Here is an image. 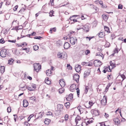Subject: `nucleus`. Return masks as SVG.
I'll return each instance as SVG.
<instances>
[{
  "mask_svg": "<svg viewBox=\"0 0 126 126\" xmlns=\"http://www.w3.org/2000/svg\"><path fill=\"white\" fill-rule=\"evenodd\" d=\"M58 57L59 58L63 59L64 60H66L67 58V55L65 53H60L58 52L57 54Z\"/></svg>",
  "mask_w": 126,
  "mask_h": 126,
  "instance_id": "nucleus-1",
  "label": "nucleus"
},
{
  "mask_svg": "<svg viewBox=\"0 0 126 126\" xmlns=\"http://www.w3.org/2000/svg\"><path fill=\"white\" fill-rule=\"evenodd\" d=\"M34 70L38 72L40 69L41 66L39 63H35L34 64Z\"/></svg>",
  "mask_w": 126,
  "mask_h": 126,
  "instance_id": "nucleus-2",
  "label": "nucleus"
},
{
  "mask_svg": "<svg viewBox=\"0 0 126 126\" xmlns=\"http://www.w3.org/2000/svg\"><path fill=\"white\" fill-rule=\"evenodd\" d=\"M7 54L6 49H2L0 52V56L2 58H4L6 56Z\"/></svg>",
  "mask_w": 126,
  "mask_h": 126,
  "instance_id": "nucleus-3",
  "label": "nucleus"
},
{
  "mask_svg": "<svg viewBox=\"0 0 126 126\" xmlns=\"http://www.w3.org/2000/svg\"><path fill=\"white\" fill-rule=\"evenodd\" d=\"M70 43L72 45H74L77 40V39L75 36L70 37Z\"/></svg>",
  "mask_w": 126,
  "mask_h": 126,
  "instance_id": "nucleus-4",
  "label": "nucleus"
},
{
  "mask_svg": "<svg viewBox=\"0 0 126 126\" xmlns=\"http://www.w3.org/2000/svg\"><path fill=\"white\" fill-rule=\"evenodd\" d=\"M107 101V97L105 95L104 96L103 98L101 101L102 105L104 106L106 104Z\"/></svg>",
  "mask_w": 126,
  "mask_h": 126,
  "instance_id": "nucleus-5",
  "label": "nucleus"
},
{
  "mask_svg": "<svg viewBox=\"0 0 126 126\" xmlns=\"http://www.w3.org/2000/svg\"><path fill=\"white\" fill-rule=\"evenodd\" d=\"M94 64L95 66H98L101 64V62L100 61L95 60L94 62Z\"/></svg>",
  "mask_w": 126,
  "mask_h": 126,
  "instance_id": "nucleus-6",
  "label": "nucleus"
},
{
  "mask_svg": "<svg viewBox=\"0 0 126 126\" xmlns=\"http://www.w3.org/2000/svg\"><path fill=\"white\" fill-rule=\"evenodd\" d=\"M59 83L62 87H64L65 85L64 80L63 79H62L60 80Z\"/></svg>",
  "mask_w": 126,
  "mask_h": 126,
  "instance_id": "nucleus-7",
  "label": "nucleus"
},
{
  "mask_svg": "<svg viewBox=\"0 0 126 126\" xmlns=\"http://www.w3.org/2000/svg\"><path fill=\"white\" fill-rule=\"evenodd\" d=\"M91 72V70L89 69L85 70L84 73V77H86L88 76Z\"/></svg>",
  "mask_w": 126,
  "mask_h": 126,
  "instance_id": "nucleus-8",
  "label": "nucleus"
},
{
  "mask_svg": "<svg viewBox=\"0 0 126 126\" xmlns=\"http://www.w3.org/2000/svg\"><path fill=\"white\" fill-rule=\"evenodd\" d=\"M79 76L78 74H75L73 76V78L75 81H76L77 83H78L79 81Z\"/></svg>",
  "mask_w": 126,
  "mask_h": 126,
  "instance_id": "nucleus-9",
  "label": "nucleus"
},
{
  "mask_svg": "<svg viewBox=\"0 0 126 126\" xmlns=\"http://www.w3.org/2000/svg\"><path fill=\"white\" fill-rule=\"evenodd\" d=\"M75 69L77 72L79 73L81 70L80 66L79 65H76L75 66Z\"/></svg>",
  "mask_w": 126,
  "mask_h": 126,
  "instance_id": "nucleus-10",
  "label": "nucleus"
},
{
  "mask_svg": "<svg viewBox=\"0 0 126 126\" xmlns=\"http://www.w3.org/2000/svg\"><path fill=\"white\" fill-rule=\"evenodd\" d=\"M70 46V45L68 42H65L63 45L64 48L66 49H68Z\"/></svg>",
  "mask_w": 126,
  "mask_h": 126,
  "instance_id": "nucleus-11",
  "label": "nucleus"
},
{
  "mask_svg": "<svg viewBox=\"0 0 126 126\" xmlns=\"http://www.w3.org/2000/svg\"><path fill=\"white\" fill-rule=\"evenodd\" d=\"M118 78H121V79H118V80H119L120 81H123L126 78L125 76L123 74H122L120 75V76H118Z\"/></svg>",
  "mask_w": 126,
  "mask_h": 126,
  "instance_id": "nucleus-12",
  "label": "nucleus"
},
{
  "mask_svg": "<svg viewBox=\"0 0 126 126\" xmlns=\"http://www.w3.org/2000/svg\"><path fill=\"white\" fill-rule=\"evenodd\" d=\"M73 94H70L66 97V100L69 101H70L73 99Z\"/></svg>",
  "mask_w": 126,
  "mask_h": 126,
  "instance_id": "nucleus-13",
  "label": "nucleus"
},
{
  "mask_svg": "<svg viewBox=\"0 0 126 126\" xmlns=\"http://www.w3.org/2000/svg\"><path fill=\"white\" fill-rule=\"evenodd\" d=\"M76 85L74 84L72 85L70 87V89L72 92H73L74 90L76 89Z\"/></svg>",
  "mask_w": 126,
  "mask_h": 126,
  "instance_id": "nucleus-14",
  "label": "nucleus"
},
{
  "mask_svg": "<svg viewBox=\"0 0 126 126\" xmlns=\"http://www.w3.org/2000/svg\"><path fill=\"white\" fill-rule=\"evenodd\" d=\"M23 106L24 107H27L28 105V103L26 100H23Z\"/></svg>",
  "mask_w": 126,
  "mask_h": 126,
  "instance_id": "nucleus-15",
  "label": "nucleus"
},
{
  "mask_svg": "<svg viewBox=\"0 0 126 126\" xmlns=\"http://www.w3.org/2000/svg\"><path fill=\"white\" fill-rule=\"evenodd\" d=\"M113 121L116 125H118L120 123L119 120L118 118H114Z\"/></svg>",
  "mask_w": 126,
  "mask_h": 126,
  "instance_id": "nucleus-16",
  "label": "nucleus"
},
{
  "mask_svg": "<svg viewBox=\"0 0 126 126\" xmlns=\"http://www.w3.org/2000/svg\"><path fill=\"white\" fill-rule=\"evenodd\" d=\"M82 29H83L86 32L89 31V27L87 25L83 26V27L82 28Z\"/></svg>",
  "mask_w": 126,
  "mask_h": 126,
  "instance_id": "nucleus-17",
  "label": "nucleus"
},
{
  "mask_svg": "<svg viewBox=\"0 0 126 126\" xmlns=\"http://www.w3.org/2000/svg\"><path fill=\"white\" fill-rule=\"evenodd\" d=\"M56 44L57 46L60 47L62 45L63 42L60 40H58L56 42Z\"/></svg>",
  "mask_w": 126,
  "mask_h": 126,
  "instance_id": "nucleus-18",
  "label": "nucleus"
},
{
  "mask_svg": "<svg viewBox=\"0 0 126 126\" xmlns=\"http://www.w3.org/2000/svg\"><path fill=\"white\" fill-rule=\"evenodd\" d=\"M103 19L105 21H106L108 19V16L107 15L103 14L102 15Z\"/></svg>",
  "mask_w": 126,
  "mask_h": 126,
  "instance_id": "nucleus-19",
  "label": "nucleus"
},
{
  "mask_svg": "<svg viewBox=\"0 0 126 126\" xmlns=\"http://www.w3.org/2000/svg\"><path fill=\"white\" fill-rule=\"evenodd\" d=\"M5 67L1 66L0 72L1 73L3 74L4 72Z\"/></svg>",
  "mask_w": 126,
  "mask_h": 126,
  "instance_id": "nucleus-20",
  "label": "nucleus"
},
{
  "mask_svg": "<svg viewBox=\"0 0 126 126\" xmlns=\"http://www.w3.org/2000/svg\"><path fill=\"white\" fill-rule=\"evenodd\" d=\"M46 74L48 76H50L51 74V72L50 70H48L46 71Z\"/></svg>",
  "mask_w": 126,
  "mask_h": 126,
  "instance_id": "nucleus-21",
  "label": "nucleus"
},
{
  "mask_svg": "<svg viewBox=\"0 0 126 126\" xmlns=\"http://www.w3.org/2000/svg\"><path fill=\"white\" fill-rule=\"evenodd\" d=\"M99 36L100 37L102 38L104 37L105 35L104 33L103 32H101L98 34Z\"/></svg>",
  "mask_w": 126,
  "mask_h": 126,
  "instance_id": "nucleus-22",
  "label": "nucleus"
},
{
  "mask_svg": "<svg viewBox=\"0 0 126 126\" xmlns=\"http://www.w3.org/2000/svg\"><path fill=\"white\" fill-rule=\"evenodd\" d=\"M81 120V118L79 117H77L75 119V122L76 123V125H77L78 123V121H80Z\"/></svg>",
  "mask_w": 126,
  "mask_h": 126,
  "instance_id": "nucleus-23",
  "label": "nucleus"
},
{
  "mask_svg": "<svg viewBox=\"0 0 126 126\" xmlns=\"http://www.w3.org/2000/svg\"><path fill=\"white\" fill-rule=\"evenodd\" d=\"M89 105H90V106L88 107H86V106H85V107L87 108H91V107L92 106L93 104V102H92L90 101L89 103Z\"/></svg>",
  "mask_w": 126,
  "mask_h": 126,
  "instance_id": "nucleus-24",
  "label": "nucleus"
},
{
  "mask_svg": "<svg viewBox=\"0 0 126 126\" xmlns=\"http://www.w3.org/2000/svg\"><path fill=\"white\" fill-rule=\"evenodd\" d=\"M104 29L105 31L109 33L110 32V31L109 30V27L107 26H105L104 27Z\"/></svg>",
  "mask_w": 126,
  "mask_h": 126,
  "instance_id": "nucleus-25",
  "label": "nucleus"
},
{
  "mask_svg": "<svg viewBox=\"0 0 126 126\" xmlns=\"http://www.w3.org/2000/svg\"><path fill=\"white\" fill-rule=\"evenodd\" d=\"M50 120L49 119H46L44 121V123L45 124L47 125H48L49 123V122Z\"/></svg>",
  "mask_w": 126,
  "mask_h": 126,
  "instance_id": "nucleus-26",
  "label": "nucleus"
},
{
  "mask_svg": "<svg viewBox=\"0 0 126 126\" xmlns=\"http://www.w3.org/2000/svg\"><path fill=\"white\" fill-rule=\"evenodd\" d=\"M27 89V86H24L22 87H20V90L22 91H24L26 90Z\"/></svg>",
  "mask_w": 126,
  "mask_h": 126,
  "instance_id": "nucleus-27",
  "label": "nucleus"
},
{
  "mask_svg": "<svg viewBox=\"0 0 126 126\" xmlns=\"http://www.w3.org/2000/svg\"><path fill=\"white\" fill-rule=\"evenodd\" d=\"M120 49H118L117 47V46H116V47L115 48V49L114 50V53H118V51H119Z\"/></svg>",
  "mask_w": 126,
  "mask_h": 126,
  "instance_id": "nucleus-28",
  "label": "nucleus"
},
{
  "mask_svg": "<svg viewBox=\"0 0 126 126\" xmlns=\"http://www.w3.org/2000/svg\"><path fill=\"white\" fill-rule=\"evenodd\" d=\"M52 31L54 32H55L56 31V29L55 28H51L49 31V32L50 33H52Z\"/></svg>",
  "mask_w": 126,
  "mask_h": 126,
  "instance_id": "nucleus-29",
  "label": "nucleus"
},
{
  "mask_svg": "<svg viewBox=\"0 0 126 126\" xmlns=\"http://www.w3.org/2000/svg\"><path fill=\"white\" fill-rule=\"evenodd\" d=\"M70 105V103L69 102H67L65 104V106L67 108H68L69 107Z\"/></svg>",
  "mask_w": 126,
  "mask_h": 126,
  "instance_id": "nucleus-30",
  "label": "nucleus"
},
{
  "mask_svg": "<svg viewBox=\"0 0 126 126\" xmlns=\"http://www.w3.org/2000/svg\"><path fill=\"white\" fill-rule=\"evenodd\" d=\"M64 89L63 88H60L59 89V93H60L62 94L64 92Z\"/></svg>",
  "mask_w": 126,
  "mask_h": 126,
  "instance_id": "nucleus-31",
  "label": "nucleus"
},
{
  "mask_svg": "<svg viewBox=\"0 0 126 126\" xmlns=\"http://www.w3.org/2000/svg\"><path fill=\"white\" fill-rule=\"evenodd\" d=\"M13 61L14 60L13 59L11 58L8 61V64H11L12 63Z\"/></svg>",
  "mask_w": 126,
  "mask_h": 126,
  "instance_id": "nucleus-32",
  "label": "nucleus"
},
{
  "mask_svg": "<svg viewBox=\"0 0 126 126\" xmlns=\"http://www.w3.org/2000/svg\"><path fill=\"white\" fill-rule=\"evenodd\" d=\"M33 49L35 50H37L39 48L38 47L37 45H35L33 47Z\"/></svg>",
  "mask_w": 126,
  "mask_h": 126,
  "instance_id": "nucleus-33",
  "label": "nucleus"
},
{
  "mask_svg": "<svg viewBox=\"0 0 126 126\" xmlns=\"http://www.w3.org/2000/svg\"><path fill=\"white\" fill-rule=\"evenodd\" d=\"M29 98L30 100H33L34 101H35L36 99V98L34 96L29 97Z\"/></svg>",
  "mask_w": 126,
  "mask_h": 126,
  "instance_id": "nucleus-34",
  "label": "nucleus"
},
{
  "mask_svg": "<svg viewBox=\"0 0 126 126\" xmlns=\"http://www.w3.org/2000/svg\"><path fill=\"white\" fill-rule=\"evenodd\" d=\"M89 89V87L88 86H85V94L87 93V92H88V89Z\"/></svg>",
  "mask_w": 126,
  "mask_h": 126,
  "instance_id": "nucleus-35",
  "label": "nucleus"
},
{
  "mask_svg": "<svg viewBox=\"0 0 126 126\" xmlns=\"http://www.w3.org/2000/svg\"><path fill=\"white\" fill-rule=\"evenodd\" d=\"M35 34L36 33L35 32H33L32 33L28 35H27L29 36V37H30V36H32L33 35L34 36H36V35H35Z\"/></svg>",
  "mask_w": 126,
  "mask_h": 126,
  "instance_id": "nucleus-36",
  "label": "nucleus"
},
{
  "mask_svg": "<svg viewBox=\"0 0 126 126\" xmlns=\"http://www.w3.org/2000/svg\"><path fill=\"white\" fill-rule=\"evenodd\" d=\"M54 12V11H53V10H52L49 13L50 16L52 17V16H54L53 15H52L53 13Z\"/></svg>",
  "mask_w": 126,
  "mask_h": 126,
  "instance_id": "nucleus-37",
  "label": "nucleus"
},
{
  "mask_svg": "<svg viewBox=\"0 0 126 126\" xmlns=\"http://www.w3.org/2000/svg\"><path fill=\"white\" fill-rule=\"evenodd\" d=\"M64 119L66 121L68 119V116L67 114H66L64 116Z\"/></svg>",
  "mask_w": 126,
  "mask_h": 126,
  "instance_id": "nucleus-38",
  "label": "nucleus"
},
{
  "mask_svg": "<svg viewBox=\"0 0 126 126\" xmlns=\"http://www.w3.org/2000/svg\"><path fill=\"white\" fill-rule=\"evenodd\" d=\"M110 65L112 67H115V63H112V61H110Z\"/></svg>",
  "mask_w": 126,
  "mask_h": 126,
  "instance_id": "nucleus-39",
  "label": "nucleus"
},
{
  "mask_svg": "<svg viewBox=\"0 0 126 126\" xmlns=\"http://www.w3.org/2000/svg\"><path fill=\"white\" fill-rule=\"evenodd\" d=\"M42 37H41L40 36H36L34 37V39H40Z\"/></svg>",
  "mask_w": 126,
  "mask_h": 126,
  "instance_id": "nucleus-40",
  "label": "nucleus"
},
{
  "mask_svg": "<svg viewBox=\"0 0 126 126\" xmlns=\"http://www.w3.org/2000/svg\"><path fill=\"white\" fill-rule=\"evenodd\" d=\"M67 67L70 70H71L72 69V67L70 66L69 64H67Z\"/></svg>",
  "mask_w": 126,
  "mask_h": 126,
  "instance_id": "nucleus-41",
  "label": "nucleus"
},
{
  "mask_svg": "<svg viewBox=\"0 0 126 126\" xmlns=\"http://www.w3.org/2000/svg\"><path fill=\"white\" fill-rule=\"evenodd\" d=\"M90 51L88 49H87L85 51V53L86 55H87L90 53Z\"/></svg>",
  "mask_w": 126,
  "mask_h": 126,
  "instance_id": "nucleus-42",
  "label": "nucleus"
},
{
  "mask_svg": "<svg viewBox=\"0 0 126 126\" xmlns=\"http://www.w3.org/2000/svg\"><path fill=\"white\" fill-rule=\"evenodd\" d=\"M47 115H51L52 116L53 115L52 113L50 111H48L47 113Z\"/></svg>",
  "mask_w": 126,
  "mask_h": 126,
  "instance_id": "nucleus-43",
  "label": "nucleus"
},
{
  "mask_svg": "<svg viewBox=\"0 0 126 126\" xmlns=\"http://www.w3.org/2000/svg\"><path fill=\"white\" fill-rule=\"evenodd\" d=\"M5 42L3 39L1 38L0 40V43L2 44H3L5 43Z\"/></svg>",
  "mask_w": 126,
  "mask_h": 126,
  "instance_id": "nucleus-44",
  "label": "nucleus"
},
{
  "mask_svg": "<svg viewBox=\"0 0 126 126\" xmlns=\"http://www.w3.org/2000/svg\"><path fill=\"white\" fill-rule=\"evenodd\" d=\"M102 55H103V54L100 52H98L96 53V56H101V57H102Z\"/></svg>",
  "mask_w": 126,
  "mask_h": 126,
  "instance_id": "nucleus-45",
  "label": "nucleus"
},
{
  "mask_svg": "<svg viewBox=\"0 0 126 126\" xmlns=\"http://www.w3.org/2000/svg\"><path fill=\"white\" fill-rule=\"evenodd\" d=\"M110 85L111 84L110 83L108 84L106 88V90H107V91H108V89L109 88L110 86Z\"/></svg>",
  "mask_w": 126,
  "mask_h": 126,
  "instance_id": "nucleus-46",
  "label": "nucleus"
},
{
  "mask_svg": "<svg viewBox=\"0 0 126 126\" xmlns=\"http://www.w3.org/2000/svg\"><path fill=\"white\" fill-rule=\"evenodd\" d=\"M89 63H88L83 62H82V64L83 65H87V64H88Z\"/></svg>",
  "mask_w": 126,
  "mask_h": 126,
  "instance_id": "nucleus-47",
  "label": "nucleus"
},
{
  "mask_svg": "<svg viewBox=\"0 0 126 126\" xmlns=\"http://www.w3.org/2000/svg\"><path fill=\"white\" fill-rule=\"evenodd\" d=\"M25 10V9L24 8H22L19 11V13H22V12L24 11Z\"/></svg>",
  "mask_w": 126,
  "mask_h": 126,
  "instance_id": "nucleus-48",
  "label": "nucleus"
},
{
  "mask_svg": "<svg viewBox=\"0 0 126 126\" xmlns=\"http://www.w3.org/2000/svg\"><path fill=\"white\" fill-rule=\"evenodd\" d=\"M16 40H8V41L9 42H11V43H15L16 42Z\"/></svg>",
  "mask_w": 126,
  "mask_h": 126,
  "instance_id": "nucleus-49",
  "label": "nucleus"
},
{
  "mask_svg": "<svg viewBox=\"0 0 126 126\" xmlns=\"http://www.w3.org/2000/svg\"><path fill=\"white\" fill-rule=\"evenodd\" d=\"M77 16V15H74V16H71L70 18V20H72L74 19V18H73V17L74 16Z\"/></svg>",
  "mask_w": 126,
  "mask_h": 126,
  "instance_id": "nucleus-50",
  "label": "nucleus"
},
{
  "mask_svg": "<svg viewBox=\"0 0 126 126\" xmlns=\"http://www.w3.org/2000/svg\"><path fill=\"white\" fill-rule=\"evenodd\" d=\"M50 4L52 5H54L53 0H50Z\"/></svg>",
  "mask_w": 126,
  "mask_h": 126,
  "instance_id": "nucleus-51",
  "label": "nucleus"
},
{
  "mask_svg": "<svg viewBox=\"0 0 126 126\" xmlns=\"http://www.w3.org/2000/svg\"><path fill=\"white\" fill-rule=\"evenodd\" d=\"M78 88H77L76 89H75V90H77V95L78 96H79V89L78 90Z\"/></svg>",
  "mask_w": 126,
  "mask_h": 126,
  "instance_id": "nucleus-52",
  "label": "nucleus"
},
{
  "mask_svg": "<svg viewBox=\"0 0 126 126\" xmlns=\"http://www.w3.org/2000/svg\"><path fill=\"white\" fill-rule=\"evenodd\" d=\"M42 113L41 112H40L39 113V115L38 116V118H41L42 116Z\"/></svg>",
  "mask_w": 126,
  "mask_h": 126,
  "instance_id": "nucleus-53",
  "label": "nucleus"
},
{
  "mask_svg": "<svg viewBox=\"0 0 126 126\" xmlns=\"http://www.w3.org/2000/svg\"><path fill=\"white\" fill-rule=\"evenodd\" d=\"M18 8V6L17 5L14 8L13 10L14 11H16V10Z\"/></svg>",
  "mask_w": 126,
  "mask_h": 126,
  "instance_id": "nucleus-54",
  "label": "nucleus"
},
{
  "mask_svg": "<svg viewBox=\"0 0 126 126\" xmlns=\"http://www.w3.org/2000/svg\"><path fill=\"white\" fill-rule=\"evenodd\" d=\"M123 8V6L122 5L119 4L118 6V9H122Z\"/></svg>",
  "mask_w": 126,
  "mask_h": 126,
  "instance_id": "nucleus-55",
  "label": "nucleus"
},
{
  "mask_svg": "<svg viewBox=\"0 0 126 126\" xmlns=\"http://www.w3.org/2000/svg\"><path fill=\"white\" fill-rule=\"evenodd\" d=\"M27 89H28V90H29L30 91H34V90L33 89H31V87H27Z\"/></svg>",
  "mask_w": 126,
  "mask_h": 126,
  "instance_id": "nucleus-56",
  "label": "nucleus"
},
{
  "mask_svg": "<svg viewBox=\"0 0 126 126\" xmlns=\"http://www.w3.org/2000/svg\"><path fill=\"white\" fill-rule=\"evenodd\" d=\"M29 48H25L24 50H26V52L28 53L29 51Z\"/></svg>",
  "mask_w": 126,
  "mask_h": 126,
  "instance_id": "nucleus-57",
  "label": "nucleus"
},
{
  "mask_svg": "<svg viewBox=\"0 0 126 126\" xmlns=\"http://www.w3.org/2000/svg\"><path fill=\"white\" fill-rule=\"evenodd\" d=\"M7 112H11V110L10 107H8L7 109Z\"/></svg>",
  "mask_w": 126,
  "mask_h": 126,
  "instance_id": "nucleus-58",
  "label": "nucleus"
},
{
  "mask_svg": "<svg viewBox=\"0 0 126 126\" xmlns=\"http://www.w3.org/2000/svg\"><path fill=\"white\" fill-rule=\"evenodd\" d=\"M98 1L99 3L101 5H102L103 4V2L101 0H97Z\"/></svg>",
  "mask_w": 126,
  "mask_h": 126,
  "instance_id": "nucleus-59",
  "label": "nucleus"
},
{
  "mask_svg": "<svg viewBox=\"0 0 126 126\" xmlns=\"http://www.w3.org/2000/svg\"><path fill=\"white\" fill-rule=\"evenodd\" d=\"M93 63H89V64H88L87 65L89 66H91L93 65Z\"/></svg>",
  "mask_w": 126,
  "mask_h": 126,
  "instance_id": "nucleus-60",
  "label": "nucleus"
},
{
  "mask_svg": "<svg viewBox=\"0 0 126 126\" xmlns=\"http://www.w3.org/2000/svg\"><path fill=\"white\" fill-rule=\"evenodd\" d=\"M105 115H104V116L106 118H107V117H109V115L108 114H107V113H105Z\"/></svg>",
  "mask_w": 126,
  "mask_h": 126,
  "instance_id": "nucleus-61",
  "label": "nucleus"
},
{
  "mask_svg": "<svg viewBox=\"0 0 126 126\" xmlns=\"http://www.w3.org/2000/svg\"><path fill=\"white\" fill-rule=\"evenodd\" d=\"M48 78H46L45 80V82H47V81H49V80L48 79Z\"/></svg>",
  "mask_w": 126,
  "mask_h": 126,
  "instance_id": "nucleus-62",
  "label": "nucleus"
},
{
  "mask_svg": "<svg viewBox=\"0 0 126 126\" xmlns=\"http://www.w3.org/2000/svg\"><path fill=\"white\" fill-rule=\"evenodd\" d=\"M108 68L109 69V70H108V72H110V71H111V70L110 69V67L109 66L108 67Z\"/></svg>",
  "mask_w": 126,
  "mask_h": 126,
  "instance_id": "nucleus-63",
  "label": "nucleus"
},
{
  "mask_svg": "<svg viewBox=\"0 0 126 126\" xmlns=\"http://www.w3.org/2000/svg\"><path fill=\"white\" fill-rule=\"evenodd\" d=\"M58 106H59V107H60L61 108H63V105L62 104H58Z\"/></svg>",
  "mask_w": 126,
  "mask_h": 126,
  "instance_id": "nucleus-64",
  "label": "nucleus"
}]
</instances>
